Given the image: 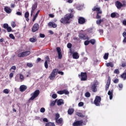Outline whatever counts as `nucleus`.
<instances>
[{
    "instance_id": "4",
    "label": "nucleus",
    "mask_w": 126,
    "mask_h": 126,
    "mask_svg": "<svg viewBox=\"0 0 126 126\" xmlns=\"http://www.w3.org/2000/svg\"><path fill=\"white\" fill-rule=\"evenodd\" d=\"M115 5L118 9H121L122 7H125L126 6V2L123 1V3H122L120 1H116L115 2Z\"/></svg>"
},
{
    "instance_id": "21",
    "label": "nucleus",
    "mask_w": 126,
    "mask_h": 126,
    "mask_svg": "<svg viewBox=\"0 0 126 126\" xmlns=\"http://www.w3.org/2000/svg\"><path fill=\"white\" fill-rule=\"evenodd\" d=\"M64 102H63V100L62 99H59L57 101V105L58 106H61V105H63Z\"/></svg>"
},
{
    "instance_id": "3",
    "label": "nucleus",
    "mask_w": 126,
    "mask_h": 126,
    "mask_svg": "<svg viewBox=\"0 0 126 126\" xmlns=\"http://www.w3.org/2000/svg\"><path fill=\"white\" fill-rule=\"evenodd\" d=\"M101 101H102V98L100 96L96 95L94 101V103L95 106L99 107L101 105Z\"/></svg>"
},
{
    "instance_id": "55",
    "label": "nucleus",
    "mask_w": 126,
    "mask_h": 126,
    "mask_svg": "<svg viewBox=\"0 0 126 126\" xmlns=\"http://www.w3.org/2000/svg\"><path fill=\"white\" fill-rule=\"evenodd\" d=\"M39 36L40 38H45V34L43 33H40Z\"/></svg>"
},
{
    "instance_id": "29",
    "label": "nucleus",
    "mask_w": 126,
    "mask_h": 126,
    "mask_svg": "<svg viewBox=\"0 0 126 126\" xmlns=\"http://www.w3.org/2000/svg\"><path fill=\"white\" fill-rule=\"evenodd\" d=\"M102 22H104V20L100 19V20H97L96 21V24H97V25H100V24H101V23H102Z\"/></svg>"
},
{
    "instance_id": "26",
    "label": "nucleus",
    "mask_w": 126,
    "mask_h": 126,
    "mask_svg": "<svg viewBox=\"0 0 126 126\" xmlns=\"http://www.w3.org/2000/svg\"><path fill=\"white\" fill-rule=\"evenodd\" d=\"M73 112H74V109H73V108H69L68 110V115H72V114H73Z\"/></svg>"
},
{
    "instance_id": "9",
    "label": "nucleus",
    "mask_w": 126,
    "mask_h": 126,
    "mask_svg": "<svg viewBox=\"0 0 126 126\" xmlns=\"http://www.w3.org/2000/svg\"><path fill=\"white\" fill-rule=\"evenodd\" d=\"M38 30H39V24L35 23L32 26V31L34 33L36 32V31H38Z\"/></svg>"
},
{
    "instance_id": "39",
    "label": "nucleus",
    "mask_w": 126,
    "mask_h": 126,
    "mask_svg": "<svg viewBox=\"0 0 126 126\" xmlns=\"http://www.w3.org/2000/svg\"><path fill=\"white\" fill-rule=\"evenodd\" d=\"M3 93H5V94H8L9 93V91H8V89H5L3 91Z\"/></svg>"
},
{
    "instance_id": "17",
    "label": "nucleus",
    "mask_w": 126,
    "mask_h": 126,
    "mask_svg": "<svg viewBox=\"0 0 126 126\" xmlns=\"http://www.w3.org/2000/svg\"><path fill=\"white\" fill-rule=\"evenodd\" d=\"M72 57L73 59L77 60L78 59H79V55H78V53L77 52H74L72 53Z\"/></svg>"
},
{
    "instance_id": "13",
    "label": "nucleus",
    "mask_w": 126,
    "mask_h": 126,
    "mask_svg": "<svg viewBox=\"0 0 126 126\" xmlns=\"http://www.w3.org/2000/svg\"><path fill=\"white\" fill-rule=\"evenodd\" d=\"M83 124V121H77L73 123V126H81Z\"/></svg>"
},
{
    "instance_id": "16",
    "label": "nucleus",
    "mask_w": 126,
    "mask_h": 126,
    "mask_svg": "<svg viewBox=\"0 0 126 126\" xmlns=\"http://www.w3.org/2000/svg\"><path fill=\"white\" fill-rule=\"evenodd\" d=\"M27 89V86L25 85H21L20 87V91L21 92H24Z\"/></svg>"
},
{
    "instance_id": "27",
    "label": "nucleus",
    "mask_w": 126,
    "mask_h": 126,
    "mask_svg": "<svg viewBox=\"0 0 126 126\" xmlns=\"http://www.w3.org/2000/svg\"><path fill=\"white\" fill-rule=\"evenodd\" d=\"M45 126H56V125L53 122H48L45 124Z\"/></svg>"
},
{
    "instance_id": "48",
    "label": "nucleus",
    "mask_w": 126,
    "mask_h": 126,
    "mask_svg": "<svg viewBox=\"0 0 126 126\" xmlns=\"http://www.w3.org/2000/svg\"><path fill=\"white\" fill-rule=\"evenodd\" d=\"M27 66H29V67H32V66H33V64L32 63H27Z\"/></svg>"
},
{
    "instance_id": "31",
    "label": "nucleus",
    "mask_w": 126,
    "mask_h": 126,
    "mask_svg": "<svg viewBox=\"0 0 126 126\" xmlns=\"http://www.w3.org/2000/svg\"><path fill=\"white\" fill-rule=\"evenodd\" d=\"M57 124H62L63 123V118H60L56 120Z\"/></svg>"
},
{
    "instance_id": "35",
    "label": "nucleus",
    "mask_w": 126,
    "mask_h": 126,
    "mask_svg": "<svg viewBox=\"0 0 126 126\" xmlns=\"http://www.w3.org/2000/svg\"><path fill=\"white\" fill-rule=\"evenodd\" d=\"M109 57V53H105L103 56V58L104 60H107Z\"/></svg>"
},
{
    "instance_id": "7",
    "label": "nucleus",
    "mask_w": 126,
    "mask_h": 126,
    "mask_svg": "<svg viewBox=\"0 0 126 126\" xmlns=\"http://www.w3.org/2000/svg\"><path fill=\"white\" fill-rule=\"evenodd\" d=\"M98 83L97 81L94 82L93 84L91 85V89L93 91V92H96L97 91V85H98Z\"/></svg>"
},
{
    "instance_id": "24",
    "label": "nucleus",
    "mask_w": 126,
    "mask_h": 126,
    "mask_svg": "<svg viewBox=\"0 0 126 126\" xmlns=\"http://www.w3.org/2000/svg\"><path fill=\"white\" fill-rule=\"evenodd\" d=\"M25 17L26 19V21L28 22L29 21V12H26L25 13Z\"/></svg>"
},
{
    "instance_id": "32",
    "label": "nucleus",
    "mask_w": 126,
    "mask_h": 126,
    "mask_svg": "<svg viewBox=\"0 0 126 126\" xmlns=\"http://www.w3.org/2000/svg\"><path fill=\"white\" fill-rule=\"evenodd\" d=\"M63 94H65V95H68L69 94V92L67 91V90H63Z\"/></svg>"
},
{
    "instance_id": "37",
    "label": "nucleus",
    "mask_w": 126,
    "mask_h": 126,
    "mask_svg": "<svg viewBox=\"0 0 126 126\" xmlns=\"http://www.w3.org/2000/svg\"><path fill=\"white\" fill-rule=\"evenodd\" d=\"M85 97H87V98H89V97L91 96V94H90L89 92H87L85 93Z\"/></svg>"
},
{
    "instance_id": "19",
    "label": "nucleus",
    "mask_w": 126,
    "mask_h": 126,
    "mask_svg": "<svg viewBox=\"0 0 126 126\" xmlns=\"http://www.w3.org/2000/svg\"><path fill=\"white\" fill-rule=\"evenodd\" d=\"M4 11L6 12V13L9 14L11 13L12 10L10 9V8L8 7H5L4 8Z\"/></svg>"
},
{
    "instance_id": "54",
    "label": "nucleus",
    "mask_w": 126,
    "mask_h": 126,
    "mask_svg": "<svg viewBox=\"0 0 126 126\" xmlns=\"http://www.w3.org/2000/svg\"><path fill=\"white\" fill-rule=\"evenodd\" d=\"M45 111H46V110L45 109V108H41L40 109V112L41 113H45Z\"/></svg>"
},
{
    "instance_id": "41",
    "label": "nucleus",
    "mask_w": 126,
    "mask_h": 126,
    "mask_svg": "<svg viewBox=\"0 0 126 126\" xmlns=\"http://www.w3.org/2000/svg\"><path fill=\"white\" fill-rule=\"evenodd\" d=\"M116 16V13L113 12L111 14V17H112V18H115Z\"/></svg>"
},
{
    "instance_id": "5",
    "label": "nucleus",
    "mask_w": 126,
    "mask_h": 126,
    "mask_svg": "<svg viewBox=\"0 0 126 126\" xmlns=\"http://www.w3.org/2000/svg\"><path fill=\"white\" fill-rule=\"evenodd\" d=\"M78 76L80 78L81 81H86L87 80V73L81 72V74H79Z\"/></svg>"
},
{
    "instance_id": "53",
    "label": "nucleus",
    "mask_w": 126,
    "mask_h": 126,
    "mask_svg": "<svg viewBox=\"0 0 126 126\" xmlns=\"http://www.w3.org/2000/svg\"><path fill=\"white\" fill-rule=\"evenodd\" d=\"M113 82L114 83H115V84L119 83V79H116L114 80Z\"/></svg>"
},
{
    "instance_id": "1",
    "label": "nucleus",
    "mask_w": 126,
    "mask_h": 126,
    "mask_svg": "<svg viewBox=\"0 0 126 126\" xmlns=\"http://www.w3.org/2000/svg\"><path fill=\"white\" fill-rule=\"evenodd\" d=\"M73 14H67L63 18L61 19L60 22L63 24H68V23H70L69 20L73 18Z\"/></svg>"
},
{
    "instance_id": "44",
    "label": "nucleus",
    "mask_w": 126,
    "mask_h": 126,
    "mask_svg": "<svg viewBox=\"0 0 126 126\" xmlns=\"http://www.w3.org/2000/svg\"><path fill=\"white\" fill-rule=\"evenodd\" d=\"M3 28H4V29H6L7 28H8L9 27H8V24H4L3 25Z\"/></svg>"
},
{
    "instance_id": "45",
    "label": "nucleus",
    "mask_w": 126,
    "mask_h": 126,
    "mask_svg": "<svg viewBox=\"0 0 126 126\" xmlns=\"http://www.w3.org/2000/svg\"><path fill=\"white\" fill-rule=\"evenodd\" d=\"M6 30L7 32H11L12 31V29H11V27H8L7 29Z\"/></svg>"
},
{
    "instance_id": "57",
    "label": "nucleus",
    "mask_w": 126,
    "mask_h": 126,
    "mask_svg": "<svg viewBox=\"0 0 126 126\" xmlns=\"http://www.w3.org/2000/svg\"><path fill=\"white\" fill-rule=\"evenodd\" d=\"M11 69H13V70H15L16 69V66H12L11 68H10V70H11Z\"/></svg>"
},
{
    "instance_id": "61",
    "label": "nucleus",
    "mask_w": 126,
    "mask_h": 126,
    "mask_svg": "<svg viewBox=\"0 0 126 126\" xmlns=\"http://www.w3.org/2000/svg\"><path fill=\"white\" fill-rule=\"evenodd\" d=\"M43 122H45V123H48V119H47V118H44V119H43Z\"/></svg>"
},
{
    "instance_id": "28",
    "label": "nucleus",
    "mask_w": 126,
    "mask_h": 126,
    "mask_svg": "<svg viewBox=\"0 0 126 126\" xmlns=\"http://www.w3.org/2000/svg\"><path fill=\"white\" fill-rule=\"evenodd\" d=\"M121 77L123 80H126V72L123 73L121 75Z\"/></svg>"
},
{
    "instance_id": "33",
    "label": "nucleus",
    "mask_w": 126,
    "mask_h": 126,
    "mask_svg": "<svg viewBox=\"0 0 126 126\" xmlns=\"http://www.w3.org/2000/svg\"><path fill=\"white\" fill-rule=\"evenodd\" d=\"M19 78L21 81H23L24 80V76L22 74H19Z\"/></svg>"
},
{
    "instance_id": "47",
    "label": "nucleus",
    "mask_w": 126,
    "mask_h": 126,
    "mask_svg": "<svg viewBox=\"0 0 126 126\" xmlns=\"http://www.w3.org/2000/svg\"><path fill=\"white\" fill-rule=\"evenodd\" d=\"M84 103H83V102H80L78 103L79 107H83V106H84Z\"/></svg>"
},
{
    "instance_id": "22",
    "label": "nucleus",
    "mask_w": 126,
    "mask_h": 126,
    "mask_svg": "<svg viewBox=\"0 0 126 126\" xmlns=\"http://www.w3.org/2000/svg\"><path fill=\"white\" fill-rule=\"evenodd\" d=\"M102 11H100L99 12H96V19H100L101 18V16L99 14H102Z\"/></svg>"
},
{
    "instance_id": "6",
    "label": "nucleus",
    "mask_w": 126,
    "mask_h": 126,
    "mask_svg": "<svg viewBox=\"0 0 126 126\" xmlns=\"http://www.w3.org/2000/svg\"><path fill=\"white\" fill-rule=\"evenodd\" d=\"M39 94H40V91L39 90H35L34 93L32 94V95L31 97L30 98L29 100H31L32 101H33L34 99L35 98H37L38 96H39Z\"/></svg>"
},
{
    "instance_id": "49",
    "label": "nucleus",
    "mask_w": 126,
    "mask_h": 126,
    "mask_svg": "<svg viewBox=\"0 0 126 126\" xmlns=\"http://www.w3.org/2000/svg\"><path fill=\"white\" fill-rule=\"evenodd\" d=\"M55 105H56V102L55 101H52V102L50 103V106L51 107H54V106H55Z\"/></svg>"
},
{
    "instance_id": "58",
    "label": "nucleus",
    "mask_w": 126,
    "mask_h": 126,
    "mask_svg": "<svg viewBox=\"0 0 126 126\" xmlns=\"http://www.w3.org/2000/svg\"><path fill=\"white\" fill-rule=\"evenodd\" d=\"M40 12V10H38L37 12L36 13L35 15L34 16H36V17H38V15H39V13Z\"/></svg>"
},
{
    "instance_id": "40",
    "label": "nucleus",
    "mask_w": 126,
    "mask_h": 126,
    "mask_svg": "<svg viewBox=\"0 0 126 126\" xmlns=\"http://www.w3.org/2000/svg\"><path fill=\"white\" fill-rule=\"evenodd\" d=\"M9 36L10 38H11V39H13V40L15 39V37H14V35L12 33L10 34Z\"/></svg>"
},
{
    "instance_id": "11",
    "label": "nucleus",
    "mask_w": 126,
    "mask_h": 126,
    "mask_svg": "<svg viewBox=\"0 0 126 126\" xmlns=\"http://www.w3.org/2000/svg\"><path fill=\"white\" fill-rule=\"evenodd\" d=\"M56 50L58 54L59 60H62V58H63V55L62 54V49L60 47H57Z\"/></svg>"
},
{
    "instance_id": "50",
    "label": "nucleus",
    "mask_w": 126,
    "mask_h": 126,
    "mask_svg": "<svg viewBox=\"0 0 126 126\" xmlns=\"http://www.w3.org/2000/svg\"><path fill=\"white\" fill-rule=\"evenodd\" d=\"M52 97L53 99H56L57 98V97H58V95H57V94H52Z\"/></svg>"
},
{
    "instance_id": "36",
    "label": "nucleus",
    "mask_w": 126,
    "mask_h": 126,
    "mask_svg": "<svg viewBox=\"0 0 126 126\" xmlns=\"http://www.w3.org/2000/svg\"><path fill=\"white\" fill-rule=\"evenodd\" d=\"M36 41H37L36 40L35 38H31L30 39V41L32 43H35V42H36Z\"/></svg>"
},
{
    "instance_id": "42",
    "label": "nucleus",
    "mask_w": 126,
    "mask_h": 126,
    "mask_svg": "<svg viewBox=\"0 0 126 126\" xmlns=\"http://www.w3.org/2000/svg\"><path fill=\"white\" fill-rule=\"evenodd\" d=\"M60 118V114L59 113H57L56 115H55V120L56 121L57 120H58V119Z\"/></svg>"
},
{
    "instance_id": "18",
    "label": "nucleus",
    "mask_w": 126,
    "mask_h": 126,
    "mask_svg": "<svg viewBox=\"0 0 126 126\" xmlns=\"http://www.w3.org/2000/svg\"><path fill=\"white\" fill-rule=\"evenodd\" d=\"M93 11H96V12H99V11H102L101 10V7H96L94 6V8L92 9Z\"/></svg>"
},
{
    "instance_id": "64",
    "label": "nucleus",
    "mask_w": 126,
    "mask_h": 126,
    "mask_svg": "<svg viewBox=\"0 0 126 126\" xmlns=\"http://www.w3.org/2000/svg\"><path fill=\"white\" fill-rule=\"evenodd\" d=\"M123 24L124 25H125V26H126V20H124L123 21V22H122Z\"/></svg>"
},
{
    "instance_id": "23",
    "label": "nucleus",
    "mask_w": 126,
    "mask_h": 126,
    "mask_svg": "<svg viewBox=\"0 0 126 126\" xmlns=\"http://www.w3.org/2000/svg\"><path fill=\"white\" fill-rule=\"evenodd\" d=\"M108 95L109 96V99L112 100V99H113V90L109 91L108 92Z\"/></svg>"
},
{
    "instance_id": "20",
    "label": "nucleus",
    "mask_w": 126,
    "mask_h": 126,
    "mask_svg": "<svg viewBox=\"0 0 126 126\" xmlns=\"http://www.w3.org/2000/svg\"><path fill=\"white\" fill-rule=\"evenodd\" d=\"M79 38L80 39H83V40H85V36H86L85 34L82 33V32H80L79 33Z\"/></svg>"
},
{
    "instance_id": "51",
    "label": "nucleus",
    "mask_w": 126,
    "mask_h": 126,
    "mask_svg": "<svg viewBox=\"0 0 126 126\" xmlns=\"http://www.w3.org/2000/svg\"><path fill=\"white\" fill-rule=\"evenodd\" d=\"M57 94H59V95H63V91H59L57 92Z\"/></svg>"
},
{
    "instance_id": "62",
    "label": "nucleus",
    "mask_w": 126,
    "mask_h": 126,
    "mask_svg": "<svg viewBox=\"0 0 126 126\" xmlns=\"http://www.w3.org/2000/svg\"><path fill=\"white\" fill-rule=\"evenodd\" d=\"M122 67H126V63H123L122 64Z\"/></svg>"
},
{
    "instance_id": "8",
    "label": "nucleus",
    "mask_w": 126,
    "mask_h": 126,
    "mask_svg": "<svg viewBox=\"0 0 126 126\" xmlns=\"http://www.w3.org/2000/svg\"><path fill=\"white\" fill-rule=\"evenodd\" d=\"M31 52L30 51H25L24 52L20 53L18 54V57L19 58H24V57H27V56H29Z\"/></svg>"
},
{
    "instance_id": "30",
    "label": "nucleus",
    "mask_w": 126,
    "mask_h": 126,
    "mask_svg": "<svg viewBox=\"0 0 126 126\" xmlns=\"http://www.w3.org/2000/svg\"><path fill=\"white\" fill-rule=\"evenodd\" d=\"M106 66H110V67H114V64L112 63L111 62L108 63H106Z\"/></svg>"
},
{
    "instance_id": "38",
    "label": "nucleus",
    "mask_w": 126,
    "mask_h": 126,
    "mask_svg": "<svg viewBox=\"0 0 126 126\" xmlns=\"http://www.w3.org/2000/svg\"><path fill=\"white\" fill-rule=\"evenodd\" d=\"M90 44V40H86L85 42H84V45L85 46H88V44Z\"/></svg>"
},
{
    "instance_id": "60",
    "label": "nucleus",
    "mask_w": 126,
    "mask_h": 126,
    "mask_svg": "<svg viewBox=\"0 0 126 126\" xmlns=\"http://www.w3.org/2000/svg\"><path fill=\"white\" fill-rule=\"evenodd\" d=\"M16 14H17V15H22V13L21 12H17Z\"/></svg>"
},
{
    "instance_id": "59",
    "label": "nucleus",
    "mask_w": 126,
    "mask_h": 126,
    "mask_svg": "<svg viewBox=\"0 0 126 126\" xmlns=\"http://www.w3.org/2000/svg\"><path fill=\"white\" fill-rule=\"evenodd\" d=\"M13 77V73H11L9 74V78H12Z\"/></svg>"
},
{
    "instance_id": "63",
    "label": "nucleus",
    "mask_w": 126,
    "mask_h": 126,
    "mask_svg": "<svg viewBox=\"0 0 126 126\" xmlns=\"http://www.w3.org/2000/svg\"><path fill=\"white\" fill-rule=\"evenodd\" d=\"M118 86H119V88H123V84H119L118 85Z\"/></svg>"
},
{
    "instance_id": "25",
    "label": "nucleus",
    "mask_w": 126,
    "mask_h": 126,
    "mask_svg": "<svg viewBox=\"0 0 126 126\" xmlns=\"http://www.w3.org/2000/svg\"><path fill=\"white\" fill-rule=\"evenodd\" d=\"M48 26H51L53 28H56L57 24L53 23V22H49L48 23Z\"/></svg>"
},
{
    "instance_id": "15",
    "label": "nucleus",
    "mask_w": 126,
    "mask_h": 126,
    "mask_svg": "<svg viewBox=\"0 0 126 126\" xmlns=\"http://www.w3.org/2000/svg\"><path fill=\"white\" fill-rule=\"evenodd\" d=\"M48 62L50 63V58L49 57V56H47L46 57V60L44 63V66L46 69L49 67V65H48Z\"/></svg>"
},
{
    "instance_id": "14",
    "label": "nucleus",
    "mask_w": 126,
    "mask_h": 126,
    "mask_svg": "<svg viewBox=\"0 0 126 126\" xmlns=\"http://www.w3.org/2000/svg\"><path fill=\"white\" fill-rule=\"evenodd\" d=\"M111 84V77L109 76L108 77V80L107 81V83L105 86V91H107L108 89H109V87H110V85Z\"/></svg>"
},
{
    "instance_id": "12",
    "label": "nucleus",
    "mask_w": 126,
    "mask_h": 126,
    "mask_svg": "<svg viewBox=\"0 0 126 126\" xmlns=\"http://www.w3.org/2000/svg\"><path fill=\"white\" fill-rule=\"evenodd\" d=\"M78 22L79 24H84V23L86 22V20L82 17H79L78 19Z\"/></svg>"
},
{
    "instance_id": "34",
    "label": "nucleus",
    "mask_w": 126,
    "mask_h": 126,
    "mask_svg": "<svg viewBox=\"0 0 126 126\" xmlns=\"http://www.w3.org/2000/svg\"><path fill=\"white\" fill-rule=\"evenodd\" d=\"M90 43H91L92 45H95V43H96V40H95V39H91L90 40Z\"/></svg>"
},
{
    "instance_id": "52",
    "label": "nucleus",
    "mask_w": 126,
    "mask_h": 126,
    "mask_svg": "<svg viewBox=\"0 0 126 126\" xmlns=\"http://www.w3.org/2000/svg\"><path fill=\"white\" fill-rule=\"evenodd\" d=\"M11 26H12V27H13V28H14V27H15V26H16V25L15 24V22H12Z\"/></svg>"
},
{
    "instance_id": "43",
    "label": "nucleus",
    "mask_w": 126,
    "mask_h": 126,
    "mask_svg": "<svg viewBox=\"0 0 126 126\" xmlns=\"http://www.w3.org/2000/svg\"><path fill=\"white\" fill-rule=\"evenodd\" d=\"M72 47V44H71V43H68L67 44V47L68 49H70Z\"/></svg>"
},
{
    "instance_id": "46",
    "label": "nucleus",
    "mask_w": 126,
    "mask_h": 126,
    "mask_svg": "<svg viewBox=\"0 0 126 126\" xmlns=\"http://www.w3.org/2000/svg\"><path fill=\"white\" fill-rule=\"evenodd\" d=\"M114 73H116V74H119V73H120V71L119 70V69H116L114 71Z\"/></svg>"
},
{
    "instance_id": "2",
    "label": "nucleus",
    "mask_w": 126,
    "mask_h": 126,
    "mask_svg": "<svg viewBox=\"0 0 126 126\" xmlns=\"http://www.w3.org/2000/svg\"><path fill=\"white\" fill-rule=\"evenodd\" d=\"M58 70H59L58 69H54L52 70L49 76V78L50 80H54V79L56 78V76H57V74H58Z\"/></svg>"
},
{
    "instance_id": "56",
    "label": "nucleus",
    "mask_w": 126,
    "mask_h": 126,
    "mask_svg": "<svg viewBox=\"0 0 126 126\" xmlns=\"http://www.w3.org/2000/svg\"><path fill=\"white\" fill-rule=\"evenodd\" d=\"M58 74H61V75H63L64 73L63 72V71H59L58 72Z\"/></svg>"
},
{
    "instance_id": "10",
    "label": "nucleus",
    "mask_w": 126,
    "mask_h": 126,
    "mask_svg": "<svg viewBox=\"0 0 126 126\" xmlns=\"http://www.w3.org/2000/svg\"><path fill=\"white\" fill-rule=\"evenodd\" d=\"M37 2H35L34 4H32V7L31 13V16H32V15H33V13L35 12V10H36V9L37 8Z\"/></svg>"
}]
</instances>
